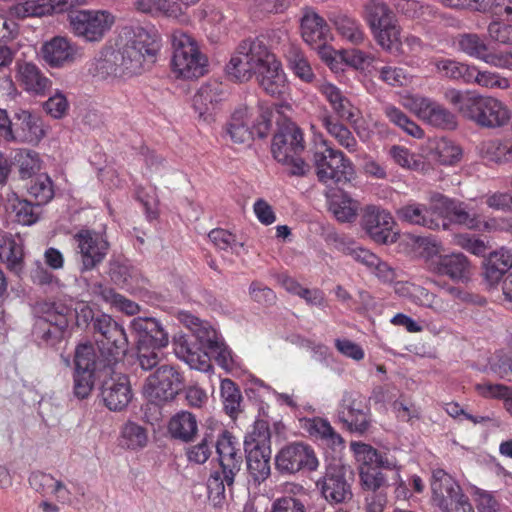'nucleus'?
<instances>
[{"label":"nucleus","instance_id":"nucleus-1","mask_svg":"<svg viewBox=\"0 0 512 512\" xmlns=\"http://www.w3.org/2000/svg\"><path fill=\"white\" fill-rule=\"evenodd\" d=\"M161 39L141 26L122 28L114 45H105L91 62L89 71L102 80H126L156 61Z\"/></svg>","mask_w":512,"mask_h":512},{"label":"nucleus","instance_id":"nucleus-2","mask_svg":"<svg viewBox=\"0 0 512 512\" xmlns=\"http://www.w3.org/2000/svg\"><path fill=\"white\" fill-rule=\"evenodd\" d=\"M444 99L464 118L485 128H502L511 122L512 111L503 101L471 90L449 88Z\"/></svg>","mask_w":512,"mask_h":512},{"label":"nucleus","instance_id":"nucleus-3","mask_svg":"<svg viewBox=\"0 0 512 512\" xmlns=\"http://www.w3.org/2000/svg\"><path fill=\"white\" fill-rule=\"evenodd\" d=\"M433 209L442 214V218H449L452 223L468 230L484 233L512 232V218L485 217L477 206L451 200L442 194L434 198Z\"/></svg>","mask_w":512,"mask_h":512},{"label":"nucleus","instance_id":"nucleus-4","mask_svg":"<svg viewBox=\"0 0 512 512\" xmlns=\"http://www.w3.org/2000/svg\"><path fill=\"white\" fill-rule=\"evenodd\" d=\"M173 72L183 79H197L207 72L208 58L190 34L175 30L171 34Z\"/></svg>","mask_w":512,"mask_h":512},{"label":"nucleus","instance_id":"nucleus-5","mask_svg":"<svg viewBox=\"0 0 512 512\" xmlns=\"http://www.w3.org/2000/svg\"><path fill=\"white\" fill-rule=\"evenodd\" d=\"M177 319L194 334L203 348L210 351L218 365L225 371L232 373L241 368L239 357L219 339L216 330L208 322L202 321L187 311H179Z\"/></svg>","mask_w":512,"mask_h":512},{"label":"nucleus","instance_id":"nucleus-6","mask_svg":"<svg viewBox=\"0 0 512 512\" xmlns=\"http://www.w3.org/2000/svg\"><path fill=\"white\" fill-rule=\"evenodd\" d=\"M249 475L257 483L266 480L271 472V434L265 420H256L244 440Z\"/></svg>","mask_w":512,"mask_h":512},{"label":"nucleus","instance_id":"nucleus-7","mask_svg":"<svg viewBox=\"0 0 512 512\" xmlns=\"http://www.w3.org/2000/svg\"><path fill=\"white\" fill-rule=\"evenodd\" d=\"M313 163L318 180L324 184L348 183L355 177L351 160L327 140H322L316 146Z\"/></svg>","mask_w":512,"mask_h":512},{"label":"nucleus","instance_id":"nucleus-8","mask_svg":"<svg viewBox=\"0 0 512 512\" xmlns=\"http://www.w3.org/2000/svg\"><path fill=\"white\" fill-rule=\"evenodd\" d=\"M74 36L88 43L101 42L116 22L115 15L104 9H81L68 14Z\"/></svg>","mask_w":512,"mask_h":512},{"label":"nucleus","instance_id":"nucleus-9","mask_svg":"<svg viewBox=\"0 0 512 512\" xmlns=\"http://www.w3.org/2000/svg\"><path fill=\"white\" fill-rule=\"evenodd\" d=\"M303 150V133L294 124L286 126L273 138L272 153L274 158L288 166V171L292 175L301 176L307 171V164L299 157Z\"/></svg>","mask_w":512,"mask_h":512},{"label":"nucleus","instance_id":"nucleus-10","mask_svg":"<svg viewBox=\"0 0 512 512\" xmlns=\"http://www.w3.org/2000/svg\"><path fill=\"white\" fill-rule=\"evenodd\" d=\"M400 104L431 126L443 129L456 127L454 114L429 97L406 92L400 96Z\"/></svg>","mask_w":512,"mask_h":512},{"label":"nucleus","instance_id":"nucleus-11","mask_svg":"<svg viewBox=\"0 0 512 512\" xmlns=\"http://www.w3.org/2000/svg\"><path fill=\"white\" fill-rule=\"evenodd\" d=\"M431 490L433 502L443 512H472V505L459 484L444 470H433Z\"/></svg>","mask_w":512,"mask_h":512},{"label":"nucleus","instance_id":"nucleus-12","mask_svg":"<svg viewBox=\"0 0 512 512\" xmlns=\"http://www.w3.org/2000/svg\"><path fill=\"white\" fill-rule=\"evenodd\" d=\"M348 467L340 458L328 463L324 475L316 481L322 497L329 504L347 503L353 498L351 483L347 480Z\"/></svg>","mask_w":512,"mask_h":512},{"label":"nucleus","instance_id":"nucleus-13","mask_svg":"<svg viewBox=\"0 0 512 512\" xmlns=\"http://www.w3.org/2000/svg\"><path fill=\"white\" fill-rule=\"evenodd\" d=\"M182 386L180 373L170 365H162L151 373L143 385V395L153 403L174 399Z\"/></svg>","mask_w":512,"mask_h":512},{"label":"nucleus","instance_id":"nucleus-14","mask_svg":"<svg viewBox=\"0 0 512 512\" xmlns=\"http://www.w3.org/2000/svg\"><path fill=\"white\" fill-rule=\"evenodd\" d=\"M259 112L247 106H240L232 113L227 125V132L235 143H244L252 138L254 133L264 136L269 127V120L261 116Z\"/></svg>","mask_w":512,"mask_h":512},{"label":"nucleus","instance_id":"nucleus-15","mask_svg":"<svg viewBox=\"0 0 512 512\" xmlns=\"http://www.w3.org/2000/svg\"><path fill=\"white\" fill-rule=\"evenodd\" d=\"M276 467L281 472L296 473L300 470L315 471L319 460L314 449L303 442L284 446L276 455Z\"/></svg>","mask_w":512,"mask_h":512},{"label":"nucleus","instance_id":"nucleus-16","mask_svg":"<svg viewBox=\"0 0 512 512\" xmlns=\"http://www.w3.org/2000/svg\"><path fill=\"white\" fill-rule=\"evenodd\" d=\"M361 226L367 235L378 244H391L397 241L395 221L390 212L375 205L366 206L363 210Z\"/></svg>","mask_w":512,"mask_h":512},{"label":"nucleus","instance_id":"nucleus-17","mask_svg":"<svg viewBox=\"0 0 512 512\" xmlns=\"http://www.w3.org/2000/svg\"><path fill=\"white\" fill-rule=\"evenodd\" d=\"M350 449L358 465V470L376 465L382 469L392 471V480L393 485L396 486V492L398 494L402 493L404 496L406 495L405 483L401 477V467L396 460L383 457L374 447L360 441H352Z\"/></svg>","mask_w":512,"mask_h":512},{"label":"nucleus","instance_id":"nucleus-18","mask_svg":"<svg viewBox=\"0 0 512 512\" xmlns=\"http://www.w3.org/2000/svg\"><path fill=\"white\" fill-rule=\"evenodd\" d=\"M226 91L221 83L209 82L201 85L193 97V108L200 121L210 124L222 111Z\"/></svg>","mask_w":512,"mask_h":512},{"label":"nucleus","instance_id":"nucleus-19","mask_svg":"<svg viewBox=\"0 0 512 512\" xmlns=\"http://www.w3.org/2000/svg\"><path fill=\"white\" fill-rule=\"evenodd\" d=\"M74 240L83 270H91L100 264L109 249V244L104 236L95 231L82 230L75 234Z\"/></svg>","mask_w":512,"mask_h":512},{"label":"nucleus","instance_id":"nucleus-20","mask_svg":"<svg viewBox=\"0 0 512 512\" xmlns=\"http://www.w3.org/2000/svg\"><path fill=\"white\" fill-rule=\"evenodd\" d=\"M46 134L47 127L40 116L24 109L14 113L11 143L36 146L45 138Z\"/></svg>","mask_w":512,"mask_h":512},{"label":"nucleus","instance_id":"nucleus-21","mask_svg":"<svg viewBox=\"0 0 512 512\" xmlns=\"http://www.w3.org/2000/svg\"><path fill=\"white\" fill-rule=\"evenodd\" d=\"M67 309L55 304H45L42 316L36 323V333L47 344L54 345L64 336L68 327Z\"/></svg>","mask_w":512,"mask_h":512},{"label":"nucleus","instance_id":"nucleus-22","mask_svg":"<svg viewBox=\"0 0 512 512\" xmlns=\"http://www.w3.org/2000/svg\"><path fill=\"white\" fill-rule=\"evenodd\" d=\"M458 49L467 56L480 60L492 67L501 68L503 51L489 48L485 39L477 33H463L457 39Z\"/></svg>","mask_w":512,"mask_h":512},{"label":"nucleus","instance_id":"nucleus-23","mask_svg":"<svg viewBox=\"0 0 512 512\" xmlns=\"http://www.w3.org/2000/svg\"><path fill=\"white\" fill-rule=\"evenodd\" d=\"M439 276H446L456 283L468 282L472 274V264L468 257L460 252L444 254L431 263V271Z\"/></svg>","mask_w":512,"mask_h":512},{"label":"nucleus","instance_id":"nucleus-24","mask_svg":"<svg viewBox=\"0 0 512 512\" xmlns=\"http://www.w3.org/2000/svg\"><path fill=\"white\" fill-rule=\"evenodd\" d=\"M101 396L109 410L121 411L125 409L133 397L128 377L121 373H113L104 381Z\"/></svg>","mask_w":512,"mask_h":512},{"label":"nucleus","instance_id":"nucleus-25","mask_svg":"<svg viewBox=\"0 0 512 512\" xmlns=\"http://www.w3.org/2000/svg\"><path fill=\"white\" fill-rule=\"evenodd\" d=\"M338 417L350 431L361 434L367 431L370 424L368 408L351 393L344 394Z\"/></svg>","mask_w":512,"mask_h":512},{"label":"nucleus","instance_id":"nucleus-26","mask_svg":"<svg viewBox=\"0 0 512 512\" xmlns=\"http://www.w3.org/2000/svg\"><path fill=\"white\" fill-rule=\"evenodd\" d=\"M216 451L222 473L227 474L228 482L234 481L242 465L239 442L231 434L224 432L217 439Z\"/></svg>","mask_w":512,"mask_h":512},{"label":"nucleus","instance_id":"nucleus-27","mask_svg":"<svg viewBox=\"0 0 512 512\" xmlns=\"http://www.w3.org/2000/svg\"><path fill=\"white\" fill-rule=\"evenodd\" d=\"M437 194L430 197L429 206L416 202L403 205L396 211L397 217L409 224L420 225L429 229L439 228V220L442 218V214L433 211L434 198Z\"/></svg>","mask_w":512,"mask_h":512},{"label":"nucleus","instance_id":"nucleus-28","mask_svg":"<svg viewBox=\"0 0 512 512\" xmlns=\"http://www.w3.org/2000/svg\"><path fill=\"white\" fill-rule=\"evenodd\" d=\"M15 78L18 84L31 94L43 95L51 87L50 79L32 62L18 60L15 66Z\"/></svg>","mask_w":512,"mask_h":512},{"label":"nucleus","instance_id":"nucleus-29","mask_svg":"<svg viewBox=\"0 0 512 512\" xmlns=\"http://www.w3.org/2000/svg\"><path fill=\"white\" fill-rule=\"evenodd\" d=\"M39 53L49 66L62 67L74 61L76 48L67 37L55 36L42 44Z\"/></svg>","mask_w":512,"mask_h":512},{"label":"nucleus","instance_id":"nucleus-30","mask_svg":"<svg viewBox=\"0 0 512 512\" xmlns=\"http://www.w3.org/2000/svg\"><path fill=\"white\" fill-rule=\"evenodd\" d=\"M317 89L339 118L348 122H355L359 117L358 108L350 102L336 85L328 81H320L317 84Z\"/></svg>","mask_w":512,"mask_h":512},{"label":"nucleus","instance_id":"nucleus-31","mask_svg":"<svg viewBox=\"0 0 512 512\" xmlns=\"http://www.w3.org/2000/svg\"><path fill=\"white\" fill-rule=\"evenodd\" d=\"M173 349L175 355L192 369L202 372H209L212 369L208 353L203 347H196L191 344L184 334H177L173 338Z\"/></svg>","mask_w":512,"mask_h":512},{"label":"nucleus","instance_id":"nucleus-32","mask_svg":"<svg viewBox=\"0 0 512 512\" xmlns=\"http://www.w3.org/2000/svg\"><path fill=\"white\" fill-rule=\"evenodd\" d=\"M302 428L313 438L335 452H341L344 447V439L336 432L327 419L321 417L305 418Z\"/></svg>","mask_w":512,"mask_h":512},{"label":"nucleus","instance_id":"nucleus-33","mask_svg":"<svg viewBox=\"0 0 512 512\" xmlns=\"http://www.w3.org/2000/svg\"><path fill=\"white\" fill-rule=\"evenodd\" d=\"M257 79L261 88L271 96L283 97L290 90L287 75L277 57L257 75Z\"/></svg>","mask_w":512,"mask_h":512},{"label":"nucleus","instance_id":"nucleus-34","mask_svg":"<svg viewBox=\"0 0 512 512\" xmlns=\"http://www.w3.org/2000/svg\"><path fill=\"white\" fill-rule=\"evenodd\" d=\"M131 329L136 334L137 343H151L163 348L169 343L168 334L158 320L152 317H137L131 321Z\"/></svg>","mask_w":512,"mask_h":512},{"label":"nucleus","instance_id":"nucleus-35","mask_svg":"<svg viewBox=\"0 0 512 512\" xmlns=\"http://www.w3.org/2000/svg\"><path fill=\"white\" fill-rule=\"evenodd\" d=\"M240 53L249 61L250 67L257 76L276 56L268 46L259 39L244 40L239 44Z\"/></svg>","mask_w":512,"mask_h":512},{"label":"nucleus","instance_id":"nucleus-36","mask_svg":"<svg viewBox=\"0 0 512 512\" xmlns=\"http://www.w3.org/2000/svg\"><path fill=\"white\" fill-rule=\"evenodd\" d=\"M512 268V250L501 247L489 254L484 263V276L490 285H496Z\"/></svg>","mask_w":512,"mask_h":512},{"label":"nucleus","instance_id":"nucleus-37","mask_svg":"<svg viewBox=\"0 0 512 512\" xmlns=\"http://www.w3.org/2000/svg\"><path fill=\"white\" fill-rule=\"evenodd\" d=\"M319 121L327 133L333 137L337 143L345 148L348 152L354 153L357 150V140L352 132L341 122H339L330 111L324 110L320 116Z\"/></svg>","mask_w":512,"mask_h":512},{"label":"nucleus","instance_id":"nucleus-38","mask_svg":"<svg viewBox=\"0 0 512 512\" xmlns=\"http://www.w3.org/2000/svg\"><path fill=\"white\" fill-rule=\"evenodd\" d=\"M339 35L354 45H360L365 40V33L360 22L344 13H333L329 17Z\"/></svg>","mask_w":512,"mask_h":512},{"label":"nucleus","instance_id":"nucleus-39","mask_svg":"<svg viewBox=\"0 0 512 512\" xmlns=\"http://www.w3.org/2000/svg\"><path fill=\"white\" fill-rule=\"evenodd\" d=\"M362 18L373 32L396 19V16L383 0H367L363 4Z\"/></svg>","mask_w":512,"mask_h":512},{"label":"nucleus","instance_id":"nucleus-40","mask_svg":"<svg viewBox=\"0 0 512 512\" xmlns=\"http://www.w3.org/2000/svg\"><path fill=\"white\" fill-rule=\"evenodd\" d=\"M431 64L435 67L436 73L441 77L454 81H462L465 84H468L470 71H473L472 64L459 62L450 58H433Z\"/></svg>","mask_w":512,"mask_h":512},{"label":"nucleus","instance_id":"nucleus-41","mask_svg":"<svg viewBox=\"0 0 512 512\" xmlns=\"http://www.w3.org/2000/svg\"><path fill=\"white\" fill-rule=\"evenodd\" d=\"M375 42L386 52L401 51L402 27L397 18L371 32Z\"/></svg>","mask_w":512,"mask_h":512},{"label":"nucleus","instance_id":"nucleus-42","mask_svg":"<svg viewBox=\"0 0 512 512\" xmlns=\"http://www.w3.org/2000/svg\"><path fill=\"white\" fill-rule=\"evenodd\" d=\"M360 204L347 193L339 191L329 198V209L340 222H351L356 219Z\"/></svg>","mask_w":512,"mask_h":512},{"label":"nucleus","instance_id":"nucleus-43","mask_svg":"<svg viewBox=\"0 0 512 512\" xmlns=\"http://www.w3.org/2000/svg\"><path fill=\"white\" fill-rule=\"evenodd\" d=\"M168 431L176 439L190 441L198 431L196 417L188 411H180L170 419Z\"/></svg>","mask_w":512,"mask_h":512},{"label":"nucleus","instance_id":"nucleus-44","mask_svg":"<svg viewBox=\"0 0 512 512\" xmlns=\"http://www.w3.org/2000/svg\"><path fill=\"white\" fill-rule=\"evenodd\" d=\"M21 180L30 179L40 174L43 168V160L40 154L33 150L18 149L13 157Z\"/></svg>","mask_w":512,"mask_h":512},{"label":"nucleus","instance_id":"nucleus-45","mask_svg":"<svg viewBox=\"0 0 512 512\" xmlns=\"http://www.w3.org/2000/svg\"><path fill=\"white\" fill-rule=\"evenodd\" d=\"M301 32L304 41L313 45L325 38L328 27L322 17L316 12L309 10L302 17Z\"/></svg>","mask_w":512,"mask_h":512},{"label":"nucleus","instance_id":"nucleus-46","mask_svg":"<svg viewBox=\"0 0 512 512\" xmlns=\"http://www.w3.org/2000/svg\"><path fill=\"white\" fill-rule=\"evenodd\" d=\"M289 492L292 495L274 500L269 512H306L304 501L309 492L301 485H293Z\"/></svg>","mask_w":512,"mask_h":512},{"label":"nucleus","instance_id":"nucleus-47","mask_svg":"<svg viewBox=\"0 0 512 512\" xmlns=\"http://www.w3.org/2000/svg\"><path fill=\"white\" fill-rule=\"evenodd\" d=\"M133 6L137 12L152 16L178 17L182 13L173 0H134Z\"/></svg>","mask_w":512,"mask_h":512},{"label":"nucleus","instance_id":"nucleus-48","mask_svg":"<svg viewBox=\"0 0 512 512\" xmlns=\"http://www.w3.org/2000/svg\"><path fill=\"white\" fill-rule=\"evenodd\" d=\"M22 246L12 236L3 235L0 238V260L8 269L19 272L22 269Z\"/></svg>","mask_w":512,"mask_h":512},{"label":"nucleus","instance_id":"nucleus-49","mask_svg":"<svg viewBox=\"0 0 512 512\" xmlns=\"http://www.w3.org/2000/svg\"><path fill=\"white\" fill-rule=\"evenodd\" d=\"M389 156L396 165L406 170L424 171L426 168V163L420 154L401 145H393L389 149Z\"/></svg>","mask_w":512,"mask_h":512},{"label":"nucleus","instance_id":"nucleus-50","mask_svg":"<svg viewBox=\"0 0 512 512\" xmlns=\"http://www.w3.org/2000/svg\"><path fill=\"white\" fill-rule=\"evenodd\" d=\"M383 111L389 121L403 130L406 134L417 139L424 136V131L420 126L411 120L400 108L392 104H386Z\"/></svg>","mask_w":512,"mask_h":512},{"label":"nucleus","instance_id":"nucleus-51","mask_svg":"<svg viewBox=\"0 0 512 512\" xmlns=\"http://www.w3.org/2000/svg\"><path fill=\"white\" fill-rule=\"evenodd\" d=\"M28 194L38 205L47 204L54 197V185L47 173H40L31 180L27 187Z\"/></svg>","mask_w":512,"mask_h":512},{"label":"nucleus","instance_id":"nucleus-52","mask_svg":"<svg viewBox=\"0 0 512 512\" xmlns=\"http://www.w3.org/2000/svg\"><path fill=\"white\" fill-rule=\"evenodd\" d=\"M6 209L14 214L15 220L22 225H32L37 222L38 214L33 205L27 200L20 199L16 194L8 198Z\"/></svg>","mask_w":512,"mask_h":512},{"label":"nucleus","instance_id":"nucleus-53","mask_svg":"<svg viewBox=\"0 0 512 512\" xmlns=\"http://www.w3.org/2000/svg\"><path fill=\"white\" fill-rule=\"evenodd\" d=\"M286 59L288 62V67L292 70L296 77L306 83H311L314 80L315 74L312 70V67L305 55L300 50L292 47L288 51Z\"/></svg>","mask_w":512,"mask_h":512},{"label":"nucleus","instance_id":"nucleus-54","mask_svg":"<svg viewBox=\"0 0 512 512\" xmlns=\"http://www.w3.org/2000/svg\"><path fill=\"white\" fill-rule=\"evenodd\" d=\"M470 80L468 84H477L488 89H508L510 81L508 78L501 76L499 73L491 71H481L477 66L473 65V71H470Z\"/></svg>","mask_w":512,"mask_h":512},{"label":"nucleus","instance_id":"nucleus-55","mask_svg":"<svg viewBox=\"0 0 512 512\" xmlns=\"http://www.w3.org/2000/svg\"><path fill=\"white\" fill-rule=\"evenodd\" d=\"M148 435L145 428L134 422L126 423L121 430V444L136 450L146 446Z\"/></svg>","mask_w":512,"mask_h":512},{"label":"nucleus","instance_id":"nucleus-56","mask_svg":"<svg viewBox=\"0 0 512 512\" xmlns=\"http://www.w3.org/2000/svg\"><path fill=\"white\" fill-rule=\"evenodd\" d=\"M226 73L239 82L248 81L255 75L249 61L244 59V56L240 53L239 45L226 65Z\"/></svg>","mask_w":512,"mask_h":512},{"label":"nucleus","instance_id":"nucleus-57","mask_svg":"<svg viewBox=\"0 0 512 512\" xmlns=\"http://www.w3.org/2000/svg\"><path fill=\"white\" fill-rule=\"evenodd\" d=\"M226 473L214 471L207 480L208 498L214 506H221L225 500V488L233 485L234 481L228 482Z\"/></svg>","mask_w":512,"mask_h":512},{"label":"nucleus","instance_id":"nucleus-58","mask_svg":"<svg viewBox=\"0 0 512 512\" xmlns=\"http://www.w3.org/2000/svg\"><path fill=\"white\" fill-rule=\"evenodd\" d=\"M379 79L392 87H403L412 83L413 75L409 74L405 69L384 65L377 70Z\"/></svg>","mask_w":512,"mask_h":512},{"label":"nucleus","instance_id":"nucleus-59","mask_svg":"<svg viewBox=\"0 0 512 512\" xmlns=\"http://www.w3.org/2000/svg\"><path fill=\"white\" fill-rule=\"evenodd\" d=\"M408 239L411 240L420 251L421 256L425 259L427 269L431 271V263L442 256L441 252L443 248L441 243L427 237L408 236Z\"/></svg>","mask_w":512,"mask_h":512},{"label":"nucleus","instance_id":"nucleus-60","mask_svg":"<svg viewBox=\"0 0 512 512\" xmlns=\"http://www.w3.org/2000/svg\"><path fill=\"white\" fill-rule=\"evenodd\" d=\"M436 161L442 165H454L462 158V149L447 139H440L434 149Z\"/></svg>","mask_w":512,"mask_h":512},{"label":"nucleus","instance_id":"nucleus-61","mask_svg":"<svg viewBox=\"0 0 512 512\" xmlns=\"http://www.w3.org/2000/svg\"><path fill=\"white\" fill-rule=\"evenodd\" d=\"M220 392L225 411L229 415L237 413L240 409L242 396L235 383L230 379L222 380Z\"/></svg>","mask_w":512,"mask_h":512},{"label":"nucleus","instance_id":"nucleus-62","mask_svg":"<svg viewBox=\"0 0 512 512\" xmlns=\"http://www.w3.org/2000/svg\"><path fill=\"white\" fill-rule=\"evenodd\" d=\"M507 141L499 139H490L480 144L479 150L481 156L490 162L505 164Z\"/></svg>","mask_w":512,"mask_h":512},{"label":"nucleus","instance_id":"nucleus-63","mask_svg":"<svg viewBox=\"0 0 512 512\" xmlns=\"http://www.w3.org/2000/svg\"><path fill=\"white\" fill-rule=\"evenodd\" d=\"M479 12L512 22V0H480Z\"/></svg>","mask_w":512,"mask_h":512},{"label":"nucleus","instance_id":"nucleus-64","mask_svg":"<svg viewBox=\"0 0 512 512\" xmlns=\"http://www.w3.org/2000/svg\"><path fill=\"white\" fill-rule=\"evenodd\" d=\"M487 35L495 43L512 45V25L501 19H494L488 24Z\"/></svg>","mask_w":512,"mask_h":512}]
</instances>
